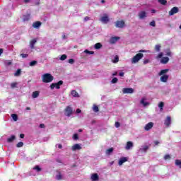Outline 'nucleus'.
<instances>
[{"instance_id": "nucleus-1", "label": "nucleus", "mask_w": 181, "mask_h": 181, "mask_svg": "<svg viewBox=\"0 0 181 181\" xmlns=\"http://www.w3.org/2000/svg\"><path fill=\"white\" fill-rule=\"evenodd\" d=\"M53 76L50 74H45L42 76V82L43 83H52L53 81Z\"/></svg>"}, {"instance_id": "nucleus-2", "label": "nucleus", "mask_w": 181, "mask_h": 181, "mask_svg": "<svg viewBox=\"0 0 181 181\" xmlns=\"http://www.w3.org/2000/svg\"><path fill=\"white\" fill-rule=\"evenodd\" d=\"M143 57H144V54L138 53L132 59V63L133 64L138 63V62H139V60H141V59H142Z\"/></svg>"}, {"instance_id": "nucleus-3", "label": "nucleus", "mask_w": 181, "mask_h": 181, "mask_svg": "<svg viewBox=\"0 0 181 181\" xmlns=\"http://www.w3.org/2000/svg\"><path fill=\"white\" fill-rule=\"evenodd\" d=\"M115 26L119 29H122L125 28V21L124 20L117 21L115 22Z\"/></svg>"}, {"instance_id": "nucleus-4", "label": "nucleus", "mask_w": 181, "mask_h": 181, "mask_svg": "<svg viewBox=\"0 0 181 181\" xmlns=\"http://www.w3.org/2000/svg\"><path fill=\"white\" fill-rule=\"evenodd\" d=\"M60 86H63V81H59L57 83H52L50 85V88L51 90H53L55 88L57 90H59L60 89Z\"/></svg>"}, {"instance_id": "nucleus-5", "label": "nucleus", "mask_w": 181, "mask_h": 181, "mask_svg": "<svg viewBox=\"0 0 181 181\" xmlns=\"http://www.w3.org/2000/svg\"><path fill=\"white\" fill-rule=\"evenodd\" d=\"M64 115H66V117H71V115H73V108H71V107L70 106H67L64 109Z\"/></svg>"}, {"instance_id": "nucleus-6", "label": "nucleus", "mask_w": 181, "mask_h": 181, "mask_svg": "<svg viewBox=\"0 0 181 181\" xmlns=\"http://www.w3.org/2000/svg\"><path fill=\"white\" fill-rule=\"evenodd\" d=\"M100 21L103 22V23L107 24L110 22V18L108 17V14L104 13L103 16L100 18Z\"/></svg>"}, {"instance_id": "nucleus-7", "label": "nucleus", "mask_w": 181, "mask_h": 181, "mask_svg": "<svg viewBox=\"0 0 181 181\" xmlns=\"http://www.w3.org/2000/svg\"><path fill=\"white\" fill-rule=\"evenodd\" d=\"M124 94H132L134 89L132 88H124L122 90Z\"/></svg>"}, {"instance_id": "nucleus-8", "label": "nucleus", "mask_w": 181, "mask_h": 181, "mask_svg": "<svg viewBox=\"0 0 181 181\" xmlns=\"http://www.w3.org/2000/svg\"><path fill=\"white\" fill-rule=\"evenodd\" d=\"M177 12H179V8L173 7V8H171L168 13L170 16H173V15H175V13H177Z\"/></svg>"}, {"instance_id": "nucleus-9", "label": "nucleus", "mask_w": 181, "mask_h": 181, "mask_svg": "<svg viewBox=\"0 0 181 181\" xmlns=\"http://www.w3.org/2000/svg\"><path fill=\"white\" fill-rule=\"evenodd\" d=\"M160 80L162 83H167L169 80V75H161Z\"/></svg>"}, {"instance_id": "nucleus-10", "label": "nucleus", "mask_w": 181, "mask_h": 181, "mask_svg": "<svg viewBox=\"0 0 181 181\" xmlns=\"http://www.w3.org/2000/svg\"><path fill=\"white\" fill-rule=\"evenodd\" d=\"M152 128H153V122H150L146 124L144 129L145 131H149L150 129H152Z\"/></svg>"}, {"instance_id": "nucleus-11", "label": "nucleus", "mask_w": 181, "mask_h": 181, "mask_svg": "<svg viewBox=\"0 0 181 181\" xmlns=\"http://www.w3.org/2000/svg\"><path fill=\"white\" fill-rule=\"evenodd\" d=\"M119 40V37H112L110 40V43L111 45H114L115 43H117Z\"/></svg>"}, {"instance_id": "nucleus-12", "label": "nucleus", "mask_w": 181, "mask_h": 181, "mask_svg": "<svg viewBox=\"0 0 181 181\" xmlns=\"http://www.w3.org/2000/svg\"><path fill=\"white\" fill-rule=\"evenodd\" d=\"M128 161V158L127 157H122L119 160L118 165L119 166H121L123 163H125V162Z\"/></svg>"}, {"instance_id": "nucleus-13", "label": "nucleus", "mask_w": 181, "mask_h": 181, "mask_svg": "<svg viewBox=\"0 0 181 181\" xmlns=\"http://www.w3.org/2000/svg\"><path fill=\"white\" fill-rule=\"evenodd\" d=\"M134 147V143H132V141H127L125 149H127V151H129V149H131V148Z\"/></svg>"}, {"instance_id": "nucleus-14", "label": "nucleus", "mask_w": 181, "mask_h": 181, "mask_svg": "<svg viewBox=\"0 0 181 181\" xmlns=\"http://www.w3.org/2000/svg\"><path fill=\"white\" fill-rule=\"evenodd\" d=\"M80 149H81V146H80L78 144H74L71 147L72 151H80Z\"/></svg>"}, {"instance_id": "nucleus-15", "label": "nucleus", "mask_w": 181, "mask_h": 181, "mask_svg": "<svg viewBox=\"0 0 181 181\" xmlns=\"http://www.w3.org/2000/svg\"><path fill=\"white\" fill-rule=\"evenodd\" d=\"M139 18L140 19H145V18H146V12H145V11H140L139 13Z\"/></svg>"}, {"instance_id": "nucleus-16", "label": "nucleus", "mask_w": 181, "mask_h": 181, "mask_svg": "<svg viewBox=\"0 0 181 181\" xmlns=\"http://www.w3.org/2000/svg\"><path fill=\"white\" fill-rule=\"evenodd\" d=\"M168 62H169V57H164L160 59V63H162V64H167V63Z\"/></svg>"}, {"instance_id": "nucleus-17", "label": "nucleus", "mask_w": 181, "mask_h": 181, "mask_svg": "<svg viewBox=\"0 0 181 181\" xmlns=\"http://www.w3.org/2000/svg\"><path fill=\"white\" fill-rule=\"evenodd\" d=\"M40 26H42V23L40 21H36L33 24V27H34L35 29L40 28Z\"/></svg>"}, {"instance_id": "nucleus-18", "label": "nucleus", "mask_w": 181, "mask_h": 181, "mask_svg": "<svg viewBox=\"0 0 181 181\" xmlns=\"http://www.w3.org/2000/svg\"><path fill=\"white\" fill-rule=\"evenodd\" d=\"M30 19V14H26L23 16V22H28Z\"/></svg>"}, {"instance_id": "nucleus-19", "label": "nucleus", "mask_w": 181, "mask_h": 181, "mask_svg": "<svg viewBox=\"0 0 181 181\" xmlns=\"http://www.w3.org/2000/svg\"><path fill=\"white\" fill-rule=\"evenodd\" d=\"M170 122H171L170 117L168 116L167 118L165 119V122H164V124L167 127H169V125H170Z\"/></svg>"}, {"instance_id": "nucleus-20", "label": "nucleus", "mask_w": 181, "mask_h": 181, "mask_svg": "<svg viewBox=\"0 0 181 181\" xmlns=\"http://www.w3.org/2000/svg\"><path fill=\"white\" fill-rule=\"evenodd\" d=\"M37 42L36 39H33L30 42V49H35V45Z\"/></svg>"}, {"instance_id": "nucleus-21", "label": "nucleus", "mask_w": 181, "mask_h": 181, "mask_svg": "<svg viewBox=\"0 0 181 181\" xmlns=\"http://www.w3.org/2000/svg\"><path fill=\"white\" fill-rule=\"evenodd\" d=\"M98 179H99L98 174L94 173L91 175V180L92 181H97V180H98Z\"/></svg>"}, {"instance_id": "nucleus-22", "label": "nucleus", "mask_w": 181, "mask_h": 181, "mask_svg": "<svg viewBox=\"0 0 181 181\" xmlns=\"http://www.w3.org/2000/svg\"><path fill=\"white\" fill-rule=\"evenodd\" d=\"M168 71H169V69H162L159 73H158V76H165L166 74V73H168Z\"/></svg>"}, {"instance_id": "nucleus-23", "label": "nucleus", "mask_w": 181, "mask_h": 181, "mask_svg": "<svg viewBox=\"0 0 181 181\" xmlns=\"http://www.w3.org/2000/svg\"><path fill=\"white\" fill-rule=\"evenodd\" d=\"M15 139H16V136L15 135H12L11 137L7 139V142L11 144V142H13V141H15Z\"/></svg>"}, {"instance_id": "nucleus-24", "label": "nucleus", "mask_w": 181, "mask_h": 181, "mask_svg": "<svg viewBox=\"0 0 181 181\" xmlns=\"http://www.w3.org/2000/svg\"><path fill=\"white\" fill-rule=\"evenodd\" d=\"M39 90H35L33 93V98H37L39 97Z\"/></svg>"}, {"instance_id": "nucleus-25", "label": "nucleus", "mask_w": 181, "mask_h": 181, "mask_svg": "<svg viewBox=\"0 0 181 181\" xmlns=\"http://www.w3.org/2000/svg\"><path fill=\"white\" fill-rule=\"evenodd\" d=\"M71 95L73 97H77V98L80 97V95H78V93H77V91H76V90H73L71 91Z\"/></svg>"}, {"instance_id": "nucleus-26", "label": "nucleus", "mask_w": 181, "mask_h": 181, "mask_svg": "<svg viewBox=\"0 0 181 181\" xmlns=\"http://www.w3.org/2000/svg\"><path fill=\"white\" fill-rule=\"evenodd\" d=\"M22 73V70L21 69H18L16 73L14 74L15 77H19Z\"/></svg>"}, {"instance_id": "nucleus-27", "label": "nucleus", "mask_w": 181, "mask_h": 181, "mask_svg": "<svg viewBox=\"0 0 181 181\" xmlns=\"http://www.w3.org/2000/svg\"><path fill=\"white\" fill-rule=\"evenodd\" d=\"M141 104H142V105H144V107H146L147 105H149V103L145 102V98L141 99Z\"/></svg>"}, {"instance_id": "nucleus-28", "label": "nucleus", "mask_w": 181, "mask_h": 181, "mask_svg": "<svg viewBox=\"0 0 181 181\" xmlns=\"http://www.w3.org/2000/svg\"><path fill=\"white\" fill-rule=\"evenodd\" d=\"M57 180H62L63 179V176L62 175V173L60 171H58V175L56 176Z\"/></svg>"}, {"instance_id": "nucleus-29", "label": "nucleus", "mask_w": 181, "mask_h": 181, "mask_svg": "<svg viewBox=\"0 0 181 181\" xmlns=\"http://www.w3.org/2000/svg\"><path fill=\"white\" fill-rule=\"evenodd\" d=\"M149 149V146H144L143 148H140L141 152H146Z\"/></svg>"}, {"instance_id": "nucleus-30", "label": "nucleus", "mask_w": 181, "mask_h": 181, "mask_svg": "<svg viewBox=\"0 0 181 181\" xmlns=\"http://www.w3.org/2000/svg\"><path fill=\"white\" fill-rule=\"evenodd\" d=\"M95 49H96V50H98V49H100V47H103V45H101V43H100V42H98V43H96L95 45Z\"/></svg>"}, {"instance_id": "nucleus-31", "label": "nucleus", "mask_w": 181, "mask_h": 181, "mask_svg": "<svg viewBox=\"0 0 181 181\" xmlns=\"http://www.w3.org/2000/svg\"><path fill=\"white\" fill-rule=\"evenodd\" d=\"M11 88H18V82H13L11 83Z\"/></svg>"}, {"instance_id": "nucleus-32", "label": "nucleus", "mask_w": 181, "mask_h": 181, "mask_svg": "<svg viewBox=\"0 0 181 181\" xmlns=\"http://www.w3.org/2000/svg\"><path fill=\"white\" fill-rule=\"evenodd\" d=\"M34 170H36L37 172H41L42 171V168H40V167L39 165H35L33 168Z\"/></svg>"}, {"instance_id": "nucleus-33", "label": "nucleus", "mask_w": 181, "mask_h": 181, "mask_svg": "<svg viewBox=\"0 0 181 181\" xmlns=\"http://www.w3.org/2000/svg\"><path fill=\"white\" fill-rule=\"evenodd\" d=\"M112 152H114L113 148H110L106 151L107 155H110V153H112Z\"/></svg>"}, {"instance_id": "nucleus-34", "label": "nucleus", "mask_w": 181, "mask_h": 181, "mask_svg": "<svg viewBox=\"0 0 181 181\" xmlns=\"http://www.w3.org/2000/svg\"><path fill=\"white\" fill-rule=\"evenodd\" d=\"M93 110L94 112H98V111H100L98 106H97L95 105H93Z\"/></svg>"}, {"instance_id": "nucleus-35", "label": "nucleus", "mask_w": 181, "mask_h": 181, "mask_svg": "<svg viewBox=\"0 0 181 181\" xmlns=\"http://www.w3.org/2000/svg\"><path fill=\"white\" fill-rule=\"evenodd\" d=\"M165 56H168L169 57H172V52H170V49H167L166 50V54Z\"/></svg>"}, {"instance_id": "nucleus-36", "label": "nucleus", "mask_w": 181, "mask_h": 181, "mask_svg": "<svg viewBox=\"0 0 181 181\" xmlns=\"http://www.w3.org/2000/svg\"><path fill=\"white\" fill-rule=\"evenodd\" d=\"M175 165H176V166H179L180 169H181V161H180V160H175Z\"/></svg>"}, {"instance_id": "nucleus-37", "label": "nucleus", "mask_w": 181, "mask_h": 181, "mask_svg": "<svg viewBox=\"0 0 181 181\" xmlns=\"http://www.w3.org/2000/svg\"><path fill=\"white\" fill-rule=\"evenodd\" d=\"M160 47H161L160 45H156L155 46V50H156V52H160Z\"/></svg>"}, {"instance_id": "nucleus-38", "label": "nucleus", "mask_w": 181, "mask_h": 181, "mask_svg": "<svg viewBox=\"0 0 181 181\" xmlns=\"http://www.w3.org/2000/svg\"><path fill=\"white\" fill-rule=\"evenodd\" d=\"M113 63H118V62H119V57H118V55H116L115 57V59L112 60Z\"/></svg>"}, {"instance_id": "nucleus-39", "label": "nucleus", "mask_w": 181, "mask_h": 181, "mask_svg": "<svg viewBox=\"0 0 181 181\" xmlns=\"http://www.w3.org/2000/svg\"><path fill=\"white\" fill-rule=\"evenodd\" d=\"M11 117H12L13 121H18V115H16V114H12V115H11Z\"/></svg>"}, {"instance_id": "nucleus-40", "label": "nucleus", "mask_w": 181, "mask_h": 181, "mask_svg": "<svg viewBox=\"0 0 181 181\" xmlns=\"http://www.w3.org/2000/svg\"><path fill=\"white\" fill-rule=\"evenodd\" d=\"M158 2H159L161 5H166V4H168V1H166V0H158Z\"/></svg>"}, {"instance_id": "nucleus-41", "label": "nucleus", "mask_w": 181, "mask_h": 181, "mask_svg": "<svg viewBox=\"0 0 181 181\" xmlns=\"http://www.w3.org/2000/svg\"><path fill=\"white\" fill-rule=\"evenodd\" d=\"M165 105V104L163 103V102H160L159 104H158V107L160 108V110L162 111V110H163V106Z\"/></svg>"}, {"instance_id": "nucleus-42", "label": "nucleus", "mask_w": 181, "mask_h": 181, "mask_svg": "<svg viewBox=\"0 0 181 181\" xmlns=\"http://www.w3.org/2000/svg\"><path fill=\"white\" fill-rule=\"evenodd\" d=\"M84 53H86L87 54H94V51H89L88 49H86Z\"/></svg>"}, {"instance_id": "nucleus-43", "label": "nucleus", "mask_w": 181, "mask_h": 181, "mask_svg": "<svg viewBox=\"0 0 181 181\" xmlns=\"http://www.w3.org/2000/svg\"><path fill=\"white\" fill-rule=\"evenodd\" d=\"M22 146H23V142L22 141H20L16 144L17 148H22Z\"/></svg>"}, {"instance_id": "nucleus-44", "label": "nucleus", "mask_w": 181, "mask_h": 181, "mask_svg": "<svg viewBox=\"0 0 181 181\" xmlns=\"http://www.w3.org/2000/svg\"><path fill=\"white\" fill-rule=\"evenodd\" d=\"M36 64H37V61H32L31 62H30V66H36Z\"/></svg>"}, {"instance_id": "nucleus-45", "label": "nucleus", "mask_w": 181, "mask_h": 181, "mask_svg": "<svg viewBox=\"0 0 181 181\" xmlns=\"http://www.w3.org/2000/svg\"><path fill=\"white\" fill-rule=\"evenodd\" d=\"M149 25L150 26H153V28H155V26H156V22L155 21H152L151 22H150Z\"/></svg>"}, {"instance_id": "nucleus-46", "label": "nucleus", "mask_w": 181, "mask_h": 181, "mask_svg": "<svg viewBox=\"0 0 181 181\" xmlns=\"http://www.w3.org/2000/svg\"><path fill=\"white\" fill-rule=\"evenodd\" d=\"M59 59H60V60H62V61L66 60V59H67V55L66 54H62Z\"/></svg>"}, {"instance_id": "nucleus-47", "label": "nucleus", "mask_w": 181, "mask_h": 181, "mask_svg": "<svg viewBox=\"0 0 181 181\" xmlns=\"http://www.w3.org/2000/svg\"><path fill=\"white\" fill-rule=\"evenodd\" d=\"M162 57H163V52H160L156 57V59H162Z\"/></svg>"}, {"instance_id": "nucleus-48", "label": "nucleus", "mask_w": 181, "mask_h": 181, "mask_svg": "<svg viewBox=\"0 0 181 181\" xmlns=\"http://www.w3.org/2000/svg\"><path fill=\"white\" fill-rule=\"evenodd\" d=\"M112 84H115V83H118V78H113L112 79Z\"/></svg>"}, {"instance_id": "nucleus-49", "label": "nucleus", "mask_w": 181, "mask_h": 181, "mask_svg": "<svg viewBox=\"0 0 181 181\" xmlns=\"http://www.w3.org/2000/svg\"><path fill=\"white\" fill-rule=\"evenodd\" d=\"M115 128H119L121 127V124L119 122H116L115 123Z\"/></svg>"}, {"instance_id": "nucleus-50", "label": "nucleus", "mask_w": 181, "mask_h": 181, "mask_svg": "<svg viewBox=\"0 0 181 181\" xmlns=\"http://www.w3.org/2000/svg\"><path fill=\"white\" fill-rule=\"evenodd\" d=\"M164 159H165V160H170V155L166 154V155L164 156Z\"/></svg>"}, {"instance_id": "nucleus-51", "label": "nucleus", "mask_w": 181, "mask_h": 181, "mask_svg": "<svg viewBox=\"0 0 181 181\" xmlns=\"http://www.w3.org/2000/svg\"><path fill=\"white\" fill-rule=\"evenodd\" d=\"M73 139H74L75 141H77V139H78V134H74L73 136Z\"/></svg>"}, {"instance_id": "nucleus-52", "label": "nucleus", "mask_w": 181, "mask_h": 181, "mask_svg": "<svg viewBox=\"0 0 181 181\" xmlns=\"http://www.w3.org/2000/svg\"><path fill=\"white\" fill-rule=\"evenodd\" d=\"M23 59H26L29 55L28 54H21L20 55Z\"/></svg>"}, {"instance_id": "nucleus-53", "label": "nucleus", "mask_w": 181, "mask_h": 181, "mask_svg": "<svg viewBox=\"0 0 181 181\" xmlns=\"http://www.w3.org/2000/svg\"><path fill=\"white\" fill-rule=\"evenodd\" d=\"M68 63H69V64H74V59H69L68 60Z\"/></svg>"}, {"instance_id": "nucleus-54", "label": "nucleus", "mask_w": 181, "mask_h": 181, "mask_svg": "<svg viewBox=\"0 0 181 181\" xmlns=\"http://www.w3.org/2000/svg\"><path fill=\"white\" fill-rule=\"evenodd\" d=\"M149 63V59H144V64H148Z\"/></svg>"}, {"instance_id": "nucleus-55", "label": "nucleus", "mask_w": 181, "mask_h": 181, "mask_svg": "<svg viewBox=\"0 0 181 181\" xmlns=\"http://www.w3.org/2000/svg\"><path fill=\"white\" fill-rule=\"evenodd\" d=\"M89 20H90V17H88V16H86V17L84 18V21L86 22H87V21H89Z\"/></svg>"}, {"instance_id": "nucleus-56", "label": "nucleus", "mask_w": 181, "mask_h": 181, "mask_svg": "<svg viewBox=\"0 0 181 181\" xmlns=\"http://www.w3.org/2000/svg\"><path fill=\"white\" fill-rule=\"evenodd\" d=\"M124 72L119 73V76H120V77H124Z\"/></svg>"}, {"instance_id": "nucleus-57", "label": "nucleus", "mask_w": 181, "mask_h": 181, "mask_svg": "<svg viewBox=\"0 0 181 181\" xmlns=\"http://www.w3.org/2000/svg\"><path fill=\"white\" fill-rule=\"evenodd\" d=\"M6 66H11V64H12L11 62H8L6 63Z\"/></svg>"}, {"instance_id": "nucleus-58", "label": "nucleus", "mask_w": 181, "mask_h": 181, "mask_svg": "<svg viewBox=\"0 0 181 181\" xmlns=\"http://www.w3.org/2000/svg\"><path fill=\"white\" fill-rule=\"evenodd\" d=\"M20 138H21V139L25 138V134H20Z\"/></svg>"}, {"instance_id": "nucleus-59", "label": "nucleus", "mask_w": 181, "mask_h": 181, "mask_svg": "<svg viewBox=\"0 0 181 181\" xmlns=\"http://www.w3.org/2000/svg\"><path fill=\"white\" fill-rule=\"evenodd\" d=\"M40 128H45V124H40Z\"/></svg>"}, {"instance_id": "nucleus-60", "label": "nucleus", "mask_w": 181, "mask_h": 181, "mask_svg": "<svg viewBox=\"0 0 181 181\" xmlns=\"http://www.w3.org/2000/svg\"><path fill=\"white\" fill-rule=\"evenodd\" d=\"M80 112H81V110L77 109V110H76V113H77V114H80Z\"/></svg>"}, {"instance_id": "nucleus-61", "label": "nucleus", "mask_w": 181, "mask_h": 181, "mask_svg": "<svg viewBox=\"0 0 181 181\" xmlns=\"http://www.w3.org/2000/svg\"><path fill=\"white\" fill-rule=\"evenodd\" d=\"M2 53H4V49L1 48L0 49V56H1V54H2Z\"/></svg>"}, {"instance_id": "nucleus-62", "label": "nucleus", "mask_w": 181, "mask_h": 181, "mask_svg": "<svg viewBox=\"0 0 181 181\" xmlns=\"http://www.w3.org/2000/svg\"><path fill=\"white\" fill-rule=\"evenodd\" d=\"M58 148H59V149H62V148H63V146H62V144H59V145H58Z\"/></svg>"}, {"instance_id": "nucleus-63", "label": "nucleus", "mask_w": 181, "mask_h": 181, "mask_svg": "<svg viewBox=\"0 0 181 181\" xmlns=\"http://www.w3.org/2000/svg\"><path fill=\"white\" fill-rule=\"evenodd\" d=\"M154 144H155V145H158L159 144V141H155Z\"/></svg>"}, {"instance_id": "nucleus-64", "label": "nucleus", "mask_w": 181, "mask_h": 181, "mask_svg": "<svg viewBox=\"0 0 181 181\" xmlns=\"http://www.w3.org/2000/svg\"><path fill=\"white\" fill-rule=\"evenodd\" d=\"M117 74H118V72H115L112 74V76H117Z\"/></svg>"}]
</instances>
